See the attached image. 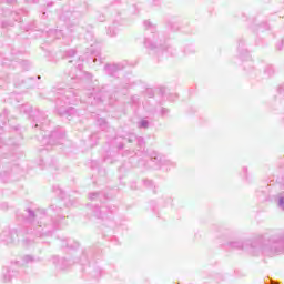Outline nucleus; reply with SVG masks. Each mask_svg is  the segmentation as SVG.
I'll use <instances>...</instances> for the list:
<instances>
[{"instance_id":"obj_1","label":"nucleus","mask_w":284,"mask_h":284,"mask_svg":"<svg viewBox=\"0 0 284 284\" xmlns=\"http://www.w3.org/2000/svg\"><path fill=\"white\" fill-rule=\"evenodd\" d=\"M62 209L52 204L48 213L43 209H26L24 213H18V219H23L27 223L30 224V227L27 229L26 234H31L38 239H45L47 236H52L54 231L59 226V219L61 217Z\"/></svg>"},{"instance_id":"obj_2","label":"nucleus","mask_w":284,"mask_h":284,"mask_svg":"<svg viewBox=\"0 0 284 284\" xmlns=\"http://www.w3.org/2000/svg\"><path fill=\"white\" fill-rule=\"evenodd\" d=\"M229 246L233 250H244L250 254L263 252L266 256H275V254H284V235L264 234L254 240L231 242Z\"/></svg>"},{"instance_id":"obj_3","label":"nucleus","mask_w":284,"mask_h":284,"mask_svg":"<svg viewBox=\"0 0 284 284\" xmlns=\"http://www.w3.org/2000/svg\"><path fill=\"white\" fill-rule=\"evenodd\" d=\"M51 94L54 97L58 114L61 116H74L77 109L73 106L67 108L65 105H72L79 101V94L77 90L72 88L63 89L61 87L53 88Z\"/></svg>"},{"instance_id":"obj_4","label":"nucleus","mask_w":284,"mask_h":284,"mask_svg":"<svg viewBox=\"0 0 284 284\" xmlns=\"http://www.w3.org/2000/svg\"><path fill=\"white\" fill-rule=\"evenodd\" d=\"M144 28L152 33V37L144 39L145 48L149 50H161L162 52H170L172 50L171 47L164 45L163 42L159 40L158 34H154V32H156V26L152 24L149 20H145Z\"/></svg>"},{"instance_id":"obj_5","label":"nucleus","mask_w":284,"mask_h":284,"mask_svg":"<svg viewBox=\"0 0 284 284\" xmlns=\"http://www.w3.org/2000/svg\"><path fill=\"white\" fill-rule=\"evenodd\" d=\"M1 241L3 243H7V245H10L12 243H19V241L22 242V245L24 247H28L32 243V240L26 237V232L23 230H6L0 235Z\"/></svg>"},{"instance_id":"obj_6","label":"nucleus","mask_w":284,"mask_h":284,"mask_svg":"<svg viewBox=\"0 0 284 284\" xmlns=\"http://www.w3.org/2000/svg\"><path fill=\"white\" fill-rule=\"evenodd\" d=\"M21 112H24V114H29L33 119V125L34 128H40V130H47L48 125H50V120L45 116V113L36 110H32V106L26 104L22 105Z\"/></svg>"},{"instance_id":"obj_7","label":"nucleus","mask_w":284,"mask_h":284,"mask_svg":"<svg viewBox=\"0 0 284 284\" xmlns=\"http://www.w3.org/2000/svg\"><path fill=\"white\" fill-rule=\"evenodd\" d=\"M0 21L2 28H12L14 23L21 21V14L10 10H3V7L0 6Z\"/></svg>"},{"instance_id":"obj_8","label":"nucleus","mask_w":284,"mask_h":284,"mask_svg":"<svg viewBox=\"0 0 284 284\" xmlns=\"http://www.w3.org/2000/svg\"><path fill=\"white\" fill-rule=\"evenodd\" d=\"M65 141V131L61 128L51 132L49 136L43 135L42 143L45 145H59Z\"/></svg>"},{"instance_id":"obj_9","label":"nucleus","mask_w":284,"mask_h":284,"mask_svg":"<svg viewBox=\"0 0 284 284\" xmlns=\"http://www.w3.org/2000/svg\"><path fill=\"white\" fill-rule=\"evenodd\" d=\"M85 94L88 97L87 103H90L91 105H99V103L103 102V99H105L103 89H100L99 87L87 89Z\"/></svg>"},{"instance_id":"obj_10","label":"nucleus","mask_w":284,"mask_h":284,"mask_svg":"<svg viewBox=\"0 0 284 284\" xmlns=\"http://www.w3.org/2000/svg\"><path fill=\"white\" fill-rule=\"evenodd\" d=\"M71 81H84L87 79L88 81H92V74L83 71V64L79 62L77 67H74L70 74H69Z\"/></svg>"},{"instance_id":"obj_11","label":"nucleus","mask_w":284,"mask_h":284,"mask_svg":"<svg viewBox=\"0 0 284 284\" xmlns=\"http://www.w3.org/2000/svg\"><path fill=\"white\" fill-rule=\"evenodd\" d=\"M125 62L109 63L104 65V72L109 74V77H116L121 70H125Z\"/></svg>"},{"instance_id":"obj_12","label":"nucleus","mask_w":284,"mask_h":284,"mask_svg":"<svg viewBox=\"0 0 284 284\" xmlns=\"http://www.w3.org/2000/svg\"><path fill=\"white\" fill-rule=\"evenodd\" d=\"M151 161L159 168H161V165H174V162L161 156L156 152L151 153Z\"/></svg>"},{"instance_id":"obj_13","label":"nucleus","mask_w":284,"mask_h":284,"mask_svg":"<svg viewBox=\"0 0 284 284\" xmlns=\"http://www.w3.org/2000/svg\"><path fill=\"white\" fill-rule=\"evenodd\" d=\"M61 247H69V250H77L79 247V242H72V240H62Z\"/></svg>"},{"instance_id":"obj_14","label":"nucleus","mask_w":284,"mask_h":284,"mask_svg":"<svg viewBox=\"0 0 284 284\" xmlns=\"http://www.w3.org/2000/svg\"><path fill=\"white\" fill-rule=\"evenodd\" d=\"M10 273H11V271L8 267H4L2 270V282L3 283H10V281H12V275Z\"/></svg>"},{"instance_id":"obj_15","label":"nucleus","mask_w":284,"mask_h":284,"mask_svg":"<svg viewBox=\"0 0 284 284\" xmlns=\"http://www.w3.org/2000/svg\"><path fill=\"white\" fill-rule=\"evenodd\" d=\"M91 55H92V61L93 63H99V65H101V63H103V60L101 59V52L100 51H91Z\"/></svg>"},{"instance_id":"obj_16","label":"nucleus","mask_w":284,"mask_h":284,"mask_svg":"<svg viewBox=\"0 0 284 284\" xmlns=\"http://www.w3.org/2000/svg\"><path fill=\"white\" fill-rule=\"evenodd\" d=\"M8 109H3L2 112H0V123H2V125H6V123H8Z\"/></svg>"},{"instance_id":"obj_17","label":"nucleus","mask_w":284,"mask_h":284,"mask_svg":"<svg viewBox=\"0 0 284 284\" xmlns=\"http://www.w3.org/2000/svg\"><path fill=\"white\" fill-rule=\"evenodd\" d=\"M135 141L140 151L145 150V139H143V136H138Z\"/></svg>"},{"instance_id":"obj_18","label":"nucleus","mask_w":284,"mask_h":284,"mask_svg":"<svg viewBox=\"0 0 284 284\" xmlns=\"http://www.w3.org/2000/svg\"><path fill=\"white\" fill-rule=\"evenodd\" d=\"M22 261H23V264H24V265H28L29 263H34V262H37V258H34V256H32V255H24V256L22 257Z\"/></svg>"},{"instance_id":"obj_19","label":"nucleus","mask_w":284,"mask_h":284,"mask_svg":"<svg viewBox=\"0 0 284 284\" xmlns=\"http://www.w3.org/2000/svg\"><path fill=\"white\" fill-rule=\"evenodd\" d=\"M70 265V262L65 258L60 260L59 264L57 265L58 270H65Z\"/></svg>"},{"instance_id":"obj_20","label":"nucleus","mask_w":284,"mask_h":284,"mask_svg":"<svg viewBox=\"0 0 284 284\" xmlns=\"http://www.w3.org/2000/svg\"><path fill=\"white\" fill-rule=\"evenodd\" d=\"M138 128L142 129V130H148V128H150V121L148 120H141L138 123Z\"/></svg>"},{"instance_id":"obj_21","label":"nucleus","mask_w":284,"mask_h":284,"mask_svg":"<svg viewBox=\"0 0 284 284\" xmlns=\"http://www.w3.org/2000/svg\"><path fill=\"white\" fill-rule=\"evenodd\" d=\"M277 205H278V207L284 210V192H282L277 195Z\"/></svg>"},{"instance_id":"obj_22","label":"nucleus","mask_w":284,"mask_h":284,"mask_svg":"<svg viewBox=\"0 0 284 284\" xmlns=\"http://www.w3.org/2000/svg\"><path fill=\"white\" fill-rule=\"evenodd\" d=\"M81 265H85L88 263V250L82 251V256L80 258Z\"/></svg>"},{"instance_id":"obj_23","label":"nucleus","mask_w":284,"mask_h":284,"mask_svg":"<svg viewBox=\"0 0 284 284\" xmlns=\"http://www.w3.org/2000/svg\"><path fill=\"white\" fill-rule=\"evenodd\" d=\"M264 73L266 74V77H272L274 75V67L272 65H267L264 70Z\"/></svg>"},{"instance_id":"obj_24","label":"nucleus","mask_w":284,"mask_h":284,"mask_svg":"<svg viewBox=\"0 0 284 284\" xmlns=\"http://www.w3.org/2000/svg\"><path fill=\"white\" fill-rule=\"evenodd\" d=\"M101 192H93L89 194V199L90 201H97V199H99V196H101Z\"/></svg>"},{"instance_id":"obj_25","label":"nucleus","mask_w":284,"mask_h":284,"mask_svg":"<svg viewBox=\"0 0 284 284\" xmlns=\"http://www.w3.org/2000/svg\"><path fill=\"white\" fill-rule=\"evenodd\" d=\"M169 114H170V109H168V108H162V109L160 110V116L165 118V116H168Z\"/></svg>"},{"instance_id":"obj_26","label":"nucleus","mask_w":284,"mask_h":284,"mask_svg":"<svg viewBox=\"0 0 284 284\" xmlns=\"http://www.w3.org/2000/svg\"><path fill=\"white\" fill-rule=\"evenodd\" d=\"M91 276H93V278H99V276H101V270L99 267H95L91 273Z\"/></svg>"},{"instance_id":"obj_27","label":"nucleus","mask_w":284,"mask_h":284,"mask_svg":"<svg viewBox=\"0 0 284 284\" xmlns=\"http://www.w3.org/2000/svg\"><path fill=\"white\" fill-rule=\"evenodd\" d=\"M74 54H77V50H74V49L68 50L65 52V57H68V59H72V57H74Z\"/></svg>"},{"instance_id":"obj_28","label":"nucleus","mask_w":284,"mask_h":284,"mask_svg":"<svg viewBox=\"0 0 284 284\" xmlns=\"http://www.w3.org/2000/svg\"><path fill=\"white\" fill-rule=\"evenodd\" d=\"M106 34H108L109 37H116V30H115L114 28H109V29L106 30Z\"/></svg>"},{"instance_id":"obj_29","label":"nucleus","mask_w":284,"mask_h":284,"mask_svg":"<svg viewBox=\"0 0 284 284\" xmlns=\"http://www.w3.org/2000/svg\"><path fill=\"white\" fill-rule=\"evenodd\" d=\"M143 183L145 185V187H154V182H152V180H143Z\"/></svg>"},{"instance_id":"obj_30","label":"nucleus","mask_w":284,"mask_h":284,"mask_svg":"<svg viewBox=\"0 0 284 284\" xmlns=\"http://www.w3.org/2000/svg\"><path fill=\"white\" fill-rule=\"evenodd\" d=\"M94 216L97 219H103V216L101 215V209L97 207L95 211H94Z\"/></svg>"},{"instance_id":"obj_31","label":"nucleus","mask_w":284,"mask_h":284,"mask_svg":"<svg viewBox=\"0 0 284 284\" xmlns=\"http://www.w3.org/2000/svg\"><path fill=\"white\" fill-rule=\"evenodd\" d=\"M138 136L135 134H131L129 138H128V143H134V141H136Z\"/></svg>"},{"instance_id":"obj_32","label":"nucleus","mask_w":284,"mask_h":284,"mask_svg":"<svg viewBox=\"0 0 284 284\" xmlns=\"http://www.w3.org/2000/svg\"><path fill=\"white\" fill-rule=\"evenodd\" d=\"M277 92L281 97H284V84L278 88Z\"/></svg>"},{"instance_id":"obj_33","label":"nucleus","mask_w":284,"mask_h":284,"mask_svg":"<svg viewBox=\"0 0 284 284\" xmlns=\"http://www.w3.org/2000/svg\"><path fill=\"white\" fill-rule=\"evenodd\" d=\"M1 3H3V1H6V3H17V0H0Z\"/></svg>"},{"instance_id":"obj_34","label":"nucleus","mask_w":284,"mask_h":284,"mask_svg":"<svg viewBox=\"0 0 284 284\" xmlns=\"http://www.w3.org/2000/svg\"><path fill=\"white\" fill-rule=\"evenodd\" d=\"M23 83H26V80H22L21 82H16V85H23Z\"/></svg>"},{"instance_id":"obj_35","label":"nucleus","mask_w":284,"mask_h":284,"mask_svg":"<svg viewBox=\"0 0 284 284\" xmlns=\"http://www.w3.org/2000/svg\"><path fill=\"white\" fill-rule=\"evenodd\" d=\"M53 32L57 33V37H59V34H61V31L58 32V31H54V30H51V31H50V34H52Z\"/></svg>"},{"instance_id":"obj_36","label":"nucleus","mask_w":284,"mask_h":284,"mask_svg":"<svg viewBox=\"0 0 284 284\" xmlns=\"http://www.w3.org/2000/svg\"><path fill=\"white\" fill-rule=\"evenodd\" d=\"M118 148H119V150H123V148H124L123 143H120Z\"/></svg>"},{"instance_id":"obj_37","label":"nucleus","mask_w":284,"mask_h":284,"mask_svg":"<svg viewBox=\"0 0 284 284\" xmlns=\"http://www.w3.org/2000/svg\"><path fill=\"white\" fill-rule=\"evenodd\" d=\"M7 173L3 172V173H0V179H3V175H6Z\"/></svg>"},{"instance_id":"obj_38","label":"nucleus","mask_w":284,"mask_h":284,"mask_svg":"<svg viewBox=\"0 0 284 284\" xmlns=\"http://www.w3.org/2000/svg\"><path fill=\"white\" fill-rule=\"evenodd\" d=\"M91 139H97V134H92V135H91Z\"/></svg>"},{"instance_id":"obj_39","label":"nucleus","mask_w":284,"mask_h":284,"mask_svg":"<svg viewBox=\"0 0 284 284\" xmlns=\"http://www.w3.org/2000/svg\"><path fill=\"white\" fill-rule=\"evenodd\" d=\"M3 133V128H0V134H2Z\"/></svg>"},{"instance_id":"obj_40","label":"nucleus","mask_w":284,"mask_h":284,"mask_svg":"<svg viewBox=\"0 0 284 284\" xmlns=\"http://www.w3.org/2000/svg\"><path fill=\"white\" fill-rule=\"evenodd\" d=\"M69 63H74V60H69Z\"/></svg>"},{"instance_id":"obj_41","label":"nucleus","mask_w":284,"mask_h":284,"mask_svg":"<svg viewBox=\"0 0 284 284\" xmlns=\"http://www.w3.org/2000/svg\"><path fill=\"white\" fill-rule=\"evenodd\" d=\"M243 170H244V172H247V168H244Z\"/></svg>"},{"instance_id":"obj_42","label":"nucleus","mask_w":284,"mask_h":284,"mask_svg":"<svg viewBox=\"0 0 284 284\" xmlns=\"http://www.w3.org/2000/svg\"><path fill=\"white\" fill-rule=\"evenodd\" d=\"M64 119H69V121H70V116H64Z\"/></svg>"},{"instance_id":"obj_43","label":"nucleus","mask_w":284,"mask_h":284,"mask_svg":"<svg viewBox=\"0 0 284 284\" xmlns=\"http://www.w3.org/2000/svg\"><path fill=\"white\" fill-rule=\"evenodd\" d=\"M282 183H284V176L282 178Z\"/></svg>"},{"instance_id":"obj_44","label":"nucleus","mask_w":284,"mask_h":284,"mask_svg":"<svg viewBox=\"0 0 284 284\" xmlns=\"http://www.w3.org/2000/svg\"><path fill=\"white\" fill-rule=\"evenodd\" d=\"M185 52H189L187 49H185Z\"/></svg>"}]
</instances>
